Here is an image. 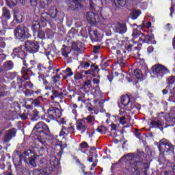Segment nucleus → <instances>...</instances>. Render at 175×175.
Wrapping results in <instances>:
<instances>
[{
  "mask_svg": "<svg viewBox=\"0 0 175 175\" xmlns=\"http://www.w3.org/2000/svg\"><path fill=\"white\" fill-rule=\"evenodd\" d=\"M121 103L123 105V106H128L129 103H131V98H129V96H122L120 98Z\"/></svg>",
  "mask_w": 175,
  "mask_h": 175,
  "instance_id": "nucleus-19",
  "label": "nucleus"
},
{
  "mask_svg": "<svg viewBox=\"0 0 175 175\" xmlns=\"http://www.w3.org/2000/svg\"><path fill=\"white\" fill-rule=\"evenodd\" d=\"M32 106L39 107L40 106V100L38 98L34 100L33 98L27 99L25 104H23V107H25V109H32Z\"/></svg>",
  "mask_w": 175,
  "mask_h": 175,
  "instance_id": "nucleus-11",
  "label": "nucleus"
},
{
  "mask_svg": "<svg viewBox=\"0 0 175 175\" xmlns=\"http://www.w3.org/2000/svg\"><path fill=\"white\" fill-rule=\"evenodd\" d=\"M31 29L33 32V33H36V32H38L40 31V23H39L38 21H36L35 23H33L31 26Z\"/></svg>",
  "mask_w": 175,
  "mask_h": 175,
  "instance_id": "nucleus-20",
  "label": "nucleus"
},
{
  "mask_svg": "<svg viewBox=\"0 0 175 175\" xmlns=\"http://www.w3.org/2000/svg\"><path fill=\"white\" fill-rule=\"evenodd\" d=\"M20 118H21V120H23V121H25V120H28V116L27 115V113L21 114Z\"/></svg>",
  "mask_w": 175,
  "mask_h": 175,
  "instance_id": "nucleus-43",
  "label": "nucleus"
},
{
  "mask_svg": "<svg viewBox=\"0 0 175 175\" xmlns=\"http://www.w3.org/2000/svg\"><path fill=\"white\" fill-rule=\"evenodd\" d=\"M60 122L61 124H62L63 125H65L66 124V121H65V119L64 118H61L60 119Z\"/></svg>",
  "mask_w": 175,
  "mask_h": 175,
  "instance_id": "nucleus-60",
  "label": "nucleus"
},
{
  "mask_svg": "<svg viewBox=\"0 0 175 175\" xmlns=\"http://www.w3.org/2000/svg\"><path fill=\"white\" fill-rule=\"evenodd\" d=\"M4 90H6V86H2L0 85V98H2V96H5V92H3Z\"/></svg>",
  "mask_w": 175,
  "mask_h": 175,
  "instance_id": "nucleus-34",
  "label": "nucleus"
},
{
  "mask_svg": "<svg viewBox=\"0 0 175 175\" xmlns=\"http://www.w3.org/2000/svg\"><path fill=\"white\" fill-rule=\"evenodd\" d=\"M142 14L140 10H133L132 12V18L133 20H136L139 16Z\"/></svg>",
  "mask_w": 175,
  "mask_h": 175,
  "instance_id": "nucleus-23",
  "label": "nucleus"
},
{
  "mask_svg": "<svg viewBox=\"0 0 175 175\" xmlns=\"http://www.w3.org/2000/svg\"><path fill=\"white\" fill-rule=\"evenodd\" d=\"M46 36V34L44 33V31L42 30V29H40L38 31V38H39V39H44Z\"/></svg>",
  "mask_w": 175,
  "mask_h": 175,
  "instance_id": "nucleus-31",
  "label": "nucleus"
},
{
  "mask_svg": "<svg viewBox=\"0 0 175 175\" xmlns=\"http://www.w3.org/2000/svg\"><path fill=\"white\" fill-rule=\"evenodd\" d=\"M37 68H38V69H39V70H42V68L44 67L41 64H38Z\"/></svg>",
  "mask_w": 175,
  "mask_h": 175,
  "instance_id": "nucleus-61",
  "label": "nucleus"
},
{
  "mask_svg": "<svg viewBox=\"0 0 175 175\" xmlns=\"http://www.w3.org/2000/svg\"><path fill=\"white\" fill-rule=\"evenodd\" d=\"M93 34L94 35V36L96 37V38H98V31H93Z\"/></svg>",
  "mask_w": 175,
  "mask_h": 175,
  "instance_id": "nucleus-63",
  "label": "nucleus"
},
{
  "mask_svg": "<svg viewBox=\"0 0 175 175\" xmlns=\"http://www.w3.org/2000/svg\"><path fill=\"white\" fill-rule=\"evenodd\" d=\"M52 80H53V83H54L55 84H57V83H58V81H59V80L57 79H56L55 77H52Z\"/></svg>",
  "mask_w": 175,
  "mask_h": 175,
  "instance_id": "nucleus-55",
  "label": "nucleus"
},
{
  "mask_svg": "<svg viewBox=\"0 0 175 175\" xmlns=\"http://www.w3.org/2000/svg\"><path fill=\"white\" fill-rule=\"evenodd\" d=\"M111 126V131H117V125H116L115 124H112Z\"/></svg>",
  "mask_w": 175,
  "mask_h": 175,
  "instance_id": "nucleus-54",
  "label": "nucleus"
},
{
  "mask_svg": "<svg viewBox=\"0 0 175 175\" xmlns=\"http://www.w3.org/2000/svg\"><path fill=\"white\" fill-rule=\"evenodd\" d=\"M112 6L114 9V10H118V9H120V6H118L117 5V3L116 2H114L113 4H112Z\"/></svg>",
  "mask_w": 175,
  "mask_h": 175,
  "instance_id": "nucleus-49",
  "label": "nucleus"
},
{
  "mask_svg": "<svg viewBox=\"0 0 175 175\" xmlns=\"http://www.w3.org/2000/svg\"><path fill=\"white\" fill-rule=\"evenodd\" d=\"M119 122L122 125H125V124H126V118H125V116L120 117Z\"/></svg>",
  "mask_w": 175,
  "mask_h": 175,
  "instance_id": "nucleus-37",
  "label": "nucleus"
},
{
  "mask_svg": "<svg viewBox=\"0 0 175 175\" xmlns=\"http://www.w3.org/2000/svg\"><path fill=\"white\" fill-rule=\"evenodd\" d=\"M170 16H171V17H173V13H174V8H173V7H171L170 8Z\"/></svg>",
  "mask_w": 175,
  "mask_h": 175,
  "instance_id": "nucleus-56",
  "label": "nucleus"
},
{
  "mask_svg": "<svg viewBox=\"0 0 175 175\" xmlns=\"http://www.w3.org/2000/svg\"><path fill=\"white\" fill-rule=\"evenodd\" d=\"M158 148L161 152H163V151H165V152H170L174 151V146L166 139H163L159 142Z\"/></svg>",
  "mask_w": 175,
  "mask_h": 175,
  "instance_id": "nucleus-8",
  "label": "nucleus"
},
{
  "mask_svg": "<svg viewBox=\"0 0 175 175\" xmlns=\"http://www.w3.org/2000/svg\"><path fill=\"white\" fill-rule=\"evenodd\" d=\"M63 49H62V54L63 55V57H65V58H68L69 57V54H70V51L68 52V48L66 47V46L63 45Z\"/></svg>",
  "mask_w": 175,
  "mask_h": 175,
  "instance_id": "nucleus-25",
  "label": "nucleus"
},
{
  "mask_svg": "<svg viewBox=\"0 0 175 175\" xmlns=\"http://www.w3.org/2000/svg\"><path fill=\"white\" fill-rule=\"evenodd\" d=\"M172 169L173 173H174V175H175V165L172 166Z\"/></svg>",
  "mask_w": 175,
  "mask_h": 175,
  "instance_id": "nucleus-64",
  "label": "nucleus"
},
{
  "mask_svg": "<svg viewBox=\"0 0 175 175\" xmlns=\"http://www.w3.org/2000/svg\"><path fill=\"white\" fill-rule=\"evenodd\" d=\"M66 131L68 132V133H73V132H75V127L72 126L67 127Z\"/></svg>",
  "mask_w": 175,
  "mask_h": 175,
  "instance_id": "nucleus-44",
  "label": "nucleus"
},
{
  "mask_svg": "<svg viewBox=\"0 0 175 175\" xmlns=\"http://www.w3.org/2000/svg\"><path fill=\"white\" fill-rule=\"evenodd\" d=\"M14 35L17 39H23L25 36V27L23 25L18 26L14 30Z\"/></svg>",
  "mask_w": 175,
  "mask_h": 175,
  "instance_id": "nucleus-14",
  "label": "nucleus"
},
{
  "mask_svg": "<svg viewBox=\"0 0 175 175\" xmlns=\"http://www.w3.org/2000/svg\"><path fill=\"white\" fill-rule=\"evenodd\" d=\"M152 72L158 77V79H162L165 75L170 73V71L167 68L162 64H157L152 68Z\"/></svg>",
  "mask_w": 175,
  "mask_h": 175,
  "instance_id": "nucleus-6",
  "label": "nucleus"
},
{
  "mask_svg": "<svg viewBox=\"0 0 175 175\" xmlns=\"http://www.w3.org/2000/svg\"><path fill=\"white\" fill-rule=\"evenodd\" d=\"M152 51H154V47H152V46H149V47L148 48V53H152Z\"/></svg>",
  "mask_w": 175,
  "mask_h": 175,
  "instance_id": "nucleus-58",
  "label": "nucleus"
},
{
  "mask_svg": "<svg viewBox=\"0 0 175 175\" xmlns=\"http://www.w3.org/2000/svg\"><path fill=\"white\" fill-rule=\"evenodd\" d=\"M5 70H10L13 68V62L9 61L4 64L3 65Z\"/></svg>",
  "mask_w": 175,
  "mask_h": 175,
  "instance_id": "nucleus-28",
  "label": "nucleus"
},
{
  "mask_svg": "<svg viewBox=\"0 0 175 175\" xmlns=\"http://www.w3.org/2000/svg\"><path fill=\"white\" fill-rule=\"evenodd\" d=\"M16 133H17V130H16V129H11L10 130H8L4 135V143H9V142H10V140H12L13 137H16Z\"/></svg>",
  "mask_w": 175,
  "mask_h": 175,
  "instance_id": "nucleus-12",
  "label": "nucleus"
},
{
  "mask_svg": "<svg viewBox=\"0 0 175 175\" xmlns=\"http://www.w3.org/2000/svg\"><path fill=\"white\" fill-rule=\"evenodd\" d=\"M75 80H80L83 79V75L80 72H77L75 77H74Z\"/></svg>",
  "mask_w": 175,
  "mask_h": 175,
  "instance_id": "nucleus-38",
  "label": "nucleus"
},
{
  "mask_svg": "<svg viewBox=\"0 0 175 175\" xmlns=\"http://www.w3.org/2000/svg\"><path fill=\"white\" fill-rule=\"evenodd\" d=\"M72 49L74 50V51H80V49L77 46V43L76 42H72Z\"/></svg>",
  "mask_w": 175,
  "mask_h": 175,
  "instance_id": "nucleus-36",
  "label": "nucleus"
},
{
  "mask_svg": "<svg viewBox=\"0 0 175 175\" xmlns=\"http://www.w3.org/2000/svg\"><path fill=\"white\" fill-rule=\"evenodd\" d=\"M126 31H128V28L126 27V23H118L115 27V32L116 33H120L122 35V33H125Z\"/></svg>",
  "mask_w": 175,
  "mask_h": 175,
  "instance_id": "nucleus-16",
  "label": "nucleus"
},
{
  "mask_svg": "<svg viewBox=\"0 0 175 175\" xmlns=\"http://www.w3.org/2000/svg\"><path fill=\"white\" fill-rule=\"evenodd\" d=\"M27 71L28 70L25 67H23L21 72L22 73H23L22 77L24 80H28V79H29V76H28Z\"/></svg>",
  "mask_w": 175,
  "mask_h": 175,
  "instance_id": "nucleus-27",
  "label": "nucleus"
},
{
  "mask_svg": "<svg viewBox=\"0 0 175 175\" xmlns=\"http://www.w3.org/2000/svg\"><path fill=\"white\" fill-rule=\"evenodd\" d=\"M94 84H99V79H93Z\"/></svg>",
  "mask_w": 175,
  "mask_h": 175,
  "instance_id": "nucleus-59",
  "label": "nucleus"
},
{
  "mask_svg": "<svg viewBox=\"0 0 175 175\" xmlns=\"http://www.w3.org/2000/svg\"><path fill=\"white\" fill-rule=\"evenodd\" d=\"M38 159H39V156L36 154H33V156L28 159L27 161H25V163H29V165L33 166V167H36Z\"/></svg>",
  "mask_w": 175,
  "mask_h": 175,
  "instance_id": "nucleus-17",
  "label": "nucleus"
},
{
  "mask_svg": "<svg viewBox=\"0 0 175 175\" xmlns=\"http://www.w3.org/2000/svg\"><path fill=\"white\" fill-rule=\"evenodd\" d=\"M175 83V76H171L167 79L168 84H174Z\"/></svg>",
  "mask_w": 175,
  "mask_h": 175,
  "instance_id": "nucleus-35",
  "label": "nucleus"
},
{
  "mask_svg": "<svg viewBox=\"0 0 175 175\" xmlns=\"http://www.w3.org/2000/svg\"><path fill=\"white\" fill-rule=\"evenodd\" d=\"M33 154H35V152L31 149H28L22 154H19V159L20 161H24V162H28V159L31 158V157L33 156Z\"/></svg>",
  "mask_w": 175,
  "mask_h": 175,
  "instance_id": "nucleus-13",
  "label": "nucleus"
},
{
  "mask_svg": "<svg viewBox=\"0 0 175 175\" xmlns=\"http://www.w3.org/2000/svg\"><path fill=\"white\" fill-rule=\"evenodd\" d=\"M103 126H100L97 128V131L98 132H99V133H102V132H103Z\"/></svg>",
  "mask_w": 175,
  "mask_h": 175,
  "instance_id": "nucleus-51",
  "label": "nucleus"
},
{
  "mask_svg": "<svg viewBox=\"0 0 175 175\" xmlns=\"http://www.w3.org/2000/svg\"><path fill=\"white\" fill-rule=\"evenodd\" d=\"M87 128L88 126L82 122H79L77 126V129H78V131H81V133H84V132L87 131Z\"/></svg>",
  "mask_w": 175,
  "mask_h": 175,
  "instance_id": "nucleus-21",
  "label": "nucleus"
},
{
  "mask_svg": "<svg viewBox=\"0 0 175 175\" xmlns=\"http://www.w3.org/2000/svg\"><path fill=\"white\" fill-rule=\"evenodd\" d=\"M53 96H51V99H54V98H58L59 95V92L57 90H53Z\"/></svg>",
  "mask_w": 175,
  "mask_h": 175,
  "instance_id": "nucleus-42",
  "label": "nucleus"
},
{
  "mask_svg": "<svg viewBox=\"0 0 175 175\" xmlns=\"http://www.w3.org/2000/svg\"><path fill=\"white\" fill-rule=\"evenodd\" d=\"M59 161L55 156H51L49 161L46 159H40L38 165L42 171L35 169L33 171V175H50L54 172L55 167L58 166Z\"/></svg>",
  "mask_w": 175,
  "mask_h": 175,
  "instance_id": "nucleus-2",
  "label": "nucleus"
},
{
  "mask_svg": "<svg viewBox=\"0 0 175 175\" xmlns=\"http://www.w3.org/2000/svg\"><path fill=\"white\" fill-rule=\"evenodd\" d=\"M27 85H28L29 88H32V87H33V84H32L31 82H28Z\"/></svg>",
  "mask_w": 175,
  "mask_h": 175,
  "instance_id": "nucleus-62",
  "label": "nucleus"
},
{
  "mask_svg": "<svg viewBox=\"0 0 175 175\" xmlns=\"http://www.w3.org/2000/svg\"><path fill=\"white\" fill-rule=\"evenodd\" d=\"M85 75H92V76H94L95 77V75L92 72V70H88L86 71H84Z\"/></svg>",
  "mask_w": 175,
  "mask_h": 175,
  "instance_id": "nucleus-47",
  "label": "nucleus"
},
{
  "mask_svg": "<svg viewBox=\"0 0 175 175\" xmlns=\"http://www.w3.org/2000/svg\"><path fill=\"white\" fill-rule=\"evenodd\" d=\"M79 147L81 148H88V147H90V146H88V144L87 142H83L81 143Z\"/></svg>",
  "mask_w": 175,
  "mask_h": 175,
  "instance_id": "nucleus-41",
  "label": "nucleus"
},
{
  "mask_svg": "<svg viewBox=\"0 0 175 175\" xmlns=\"http://www.w3.org/2000/svg\"><path fill=\"white\" fill-rule=\"evenodd\" d=\"M150 125H152V128H159L160 126H162V122L159 120L152 121Z\"/></svg>",
  "mask_w": 175,
  "mask_h": 175,
  "instance_id": "nucleus-29",
  "label": "nucleus"
},
{
  "mask_svg": "<svg viewBox=\"0 0 175 175\" xmlns=\"http://www.w3.org/2000/svg\"><path fill=\"white\" fill-rule=\"evenodd\" d=\"M86 18L88 23L90 24H96L99 21V16L96 13L92 12H88L86 14Z\"/></svg>",
  "mask_w": 175,
  "mask_h": 175,
  "instance_id": "nucleus-15",
  "label": "nucleus"
},
{
  "mask_svg": "<svg viewBox=\"0 0 175 175\" xmlns=\"http://www.w3.org/2000/svg\"><path fill=\"white\" fill-rule=\"evenodd\" d=\"M91 68H93L91 69L92 72H94V70H98V66H95V65L92 64L91 66Z\"/></svg>",
  "mask_w": 175,
  "mask_h": 175,
  "instance_id": "nucleus-53",
  "label": "nucleus"
},
{
  "mask_svg": "<svg viewBox=\"0 0 175 175\" xmlns=\"http://www.w3.org/2000/svg\"><path fill=\"white\" fill-rule=\"evenodd\" d=\"M18 0H11L12 6H16Z\"/></svg>",
  "mask_w": 175,
  "mask_h": 175,
  "instance_id": "nucleus-52",
  "label": "nucleus"
},
{
  "mask_svg": "<svg viewBox=\"0 0 175 175\" xmlns=\"http://www.w3.org/2000/svg\"><path fill=\"white\" fill-rule=\"evenodd\" d=\"M146 158L147 154H146V153L144 152H138L137 154L129 153L124 154L122 157V159L130 162V172H131L133 175H140V169H142V166L146 165Z\"/></svg>",
  "mask_w": 175,
  "mask_h": 175,
  "instance_id": "nucleus-1",
  "label": "nucleus"
},
{
  "mask_svg": "<svg viewBox=\"0 0 175 175\" xmlns=\"http://www.w3.org/2000/svg\"><path fill=\"white\" fill-rule=\"evenodd\" d=\"M33 131H36L38 133H40V137H42L44 139H45L46 142H49V139L51 137L50 128L43 122H40L36 124Z\"/></svg>",
  "mask_w": 175,
  "mask_h": 175,
  "instance_id": "nucleus-3",
  "label": "nucleus"
},
{
  "mask_svg": "<svg viewBox=\"0 0 175 175\" xmlns=\"http://www.w3.org/2000/svg\"><path fill=\"white\" fill-rule=\"evenodd\" d=\"M59 136H68V133H66V127H62V129L59 133Z\"/></svg>",
  "mask_w": 175,
  "mask_h": 175,
  "instance_id": "nucleus-33",
  "label": "nucleus"
},
{
  "mask_svg": "<svg viewBox=\"0 0 175 175\" xmlns=\"http://www.w3.org/2000/svg\"><path fill=\"white\" fill-rule=\"evenodd\" d=\"M85 0H68L67 6L70 10L73 12H79L81 9V3L80 2H84Z\"/></svg>",
  "mask_w": 175,
  "mask_h": 175,
  "instance_id": "nucleus-10",
  "label": "nucleus"
},
{
  "mask_svg": "<svg viewBox=\"0 0 175 175\" xmlns=\"http://www.w3.org/2000/svg\"><path fill=\"white\" fill-rule=\"evenodd\" d=\"M86 120L88 121V122H92V116H88L86 118Z\"/></svg>",
  "mask_w": 175,
  "mask_h": 175,
  "instance_id": "nucleus-57",
  "label": "nucleus"
},
{
  "mask_svg": "<svg viewBox=\"0 0 175 175\" xmlns=\"http://www.w3.org/2000/svg\"><path fill=\"white\" fill-rule=\"evenodd\" d=\"M38 0H30V3L31 6H37L38 5Z\"/></svg>",
  "mask_w": 175,
  "mask_h": 175,
  "instance_id": "nucleus-48",
  "label": "nucleus"
},
{
  "mask_svg": "<svg viewBox=\"0 0 175 175\" xmlns=\"http://www.w3.org/2000/svg\"><path fill=\"white\" fill-rule=\"evenodd\" d=\"M61 117V110L57 107H50L48 109L47 113L45 114V121L46 122H50L52 120H55Z\"/></svg>",
  "mask_w": 175,
  "mask_h": 175,
  "instance_id": "nucleus-7",
  "label": "nucleus"
},
{
  "mask_svg": "<svg viewBox=\"0 0 175 175\" xmlns=\"http://www.w3.org/2000/svg\"><path fill=\"white\" fill-rule=\"evenodd\" d=\"M38 142H40V143H41V144L42 145V148H47V147H49V144H47V141H44L43 138L39 139Z\"/></svg>",
  "mask_w": 175,
  "mask_h": 175,
  "instance_id": "nucleus-32",
  "label": "nucleus"
},
{
  "mask_svg": "<svg viewBox=\"0 0 175 175\" xmlns=\"http://www.w3.org/2000/svg\"><path fill=\"white\" fill-rule=\"evenodd\" d=\"M24 94H25V96H31V95H33V91L27 90L24 92Z\"/></svg>",
  "mask_w": 175,
  "mask_h": 175,
  "instance_id": "nucleus-39",
  "label": "nucleus"
},
{
  "mask_svg": "<svg viewBox=\"0 0 175 175\" xmlns=\"http://www.w3.org/2000/svg\"><path fill=\"white\" fill-rule=\"evenodd\" d=\"M165 120L167 122H175V112H173V110L171 112L165 116Z\"/></svg>",
  "mask_w": 175,
  "mask_h": 175,
  "instance_id": "nucleus-18",
  "label": "nucleus"
},
{
  "mask_svg": "<svg viewBox=\"0 0 175 175\" xmlns=\"http://www.w3.org/2000/svg\"><path fill=\"white\" fill-rule=\"evenodd\" d=\"M134 39H139L138 42H142V43H151L152 42V39H154V36L146 35L141 33L140 31L135 29L133 31L132 34Z\"/></svg>",
  "mask_w": 175,
  "mask_h": 175,
  "instance_id": "nucleus-5",
  "label": "nucleus"
},
{
  "mask_svg": "<svg viewBox=\"0 0 175 175\" xmlns=\"http://www.w3.org/2000/svg\"><path fill=\"white\" fill-rule=\"evenodd\" d=\"M99 50H100V46L97 45V46H94L93 51H94V54H96V53H98L99 51Z\"/></svg>",
  "mask_w": 175,
  "mask_h": 175,
  "instance_id": "nucleus-45",
  "label": "nucleus"
},
{
  "mask_svg": "<svg viewBox=\"0 0 175 175\" xmlns=\"http://www.w3.org/2000/svg\"><path fill=\"white\" fill-rule=\"evenodd\" d=\"M47 75H44V74H40L38 76V79L40 80H42L44 85H49V81H47Z\"/></svg>",
  "mask_w": 175,
  "mask_h": 175,
  "instance_id": "nucleus-22",
  "label": "nucleus"
},
{
  "mask_svg": "<svg viewBox=\"0 0 175 175\" xmlns=\"http://www.w3.org/2000/svg\"><path fill=\"white\" fill-rule=\"evenodd\" d=\"M39 120V111H33V114L31 118V121H38Z\"/></svg>",
  "mask_w": 175,
  "mask_h": 175,
  "instance_id": "nucleus-30",
  "label": "nucleus"
},
{
  "mask_svg": "<svg viewBox=\"0 0 175 175\" xmlns=\"http://www.w3.org/2000/svg\"><path fill=\"white\" fill-rule=\"evenodd\" d=\"M25 47L27 51L31 54H35L39 51V43L31 40H27L25 44Z\"/></svg>",
  "mask_w": 175,
  "mask_h": 175,
  "instance_id": "nucleus-9",
  "label": "nucleus"
},
{
  "mask_svg": "<svg viewBox=\"0 0 175 175\" xmlns=\"http://www.w3.org/2000/svg\"><path fill=\"white\" fill-rule=\"evenodd\" d=\"M58 14V10L55 7H52L49 10V12H44L41 14L40 20L41 23H49L51 24L53 20L57 21V16Z\"/></svg>",
  "mask_w": 175,
  "mask_h": 175,
  "instance_id": "nucleus-4",
  "label": "nucleus"
},
{
  "mask_svg": "<svg viewBox=\"0 0 175 175\" xmlns=\"http://www.w3.org/2000/svg\"><path fill=\"white\" fill-rule=\"evenodd\" d=\"M134 76L138 80L140 79H143V72H142L141 70L137 69L134 70Z\"/></svg>",
  "mask_w": 175,
  "mask_h": 175,
  "instance_id": "nucleus-24",
  "label": "nucleus"
},
{
  "mask_svg": "<svg viewBox=\"0 0 175 175\" xmlns=\"http://www.w3.org/2000/svg\"><path fill=\"white\" fill-rule=\"evenodd\" d=\"M92 82L91 80H88L84 83V87H88V85H91Z\"/></svg>",
  "mask_w": 175,
  "mask_h": 175,
  "instance_id": "nucleus-50",
  "label": "nucleus"
},
{
  "mask_svg": "<svg viewBox=\"0 0 175 175\" xmlns=\"http://www.w3.org/2000/svg\"><path fill=\"white\" fill-rule=\"evenodd\" d=\"M64 72L65 73H67V76H73V72H72V69L70 68H67Z\"/></svg>",
  "mask_w": 175,
  "mask_h": 175,
  "instance_id": "nucleus-40",
  "label": "nucleus"
},
{
  "mask_svg": "<svg viewBox=\"0 0 175 175\" xmlns=\"http://www.w3.org/2000/svg\"><path fill=\"white\" fill-rule=\"evenodd\" d=\"M81 65V68H90V63L88 62H82Z\"/></svg>",
  "mask_w": 175,
  "mask_h": 175,
  "instance_id": "nucleus-46",
  "label": "nucleus"
},
{
  "mask_svg": "<svg viewBox=\"0 0 175 175\" xmlns=\"http://www.w3.org/2000/svg\"><path fill=\"white\" fill-rule=\"evenodd\" d=\"M2 16L3 17H5V18H7V20H9V18H10V11L7 8H3Z\"/></svg>",
  "mask_w": 175,
  "mask_h": 175,
  "instance_id": "nucleus-26",
  "label": "nucleus"
}]
</instances>
